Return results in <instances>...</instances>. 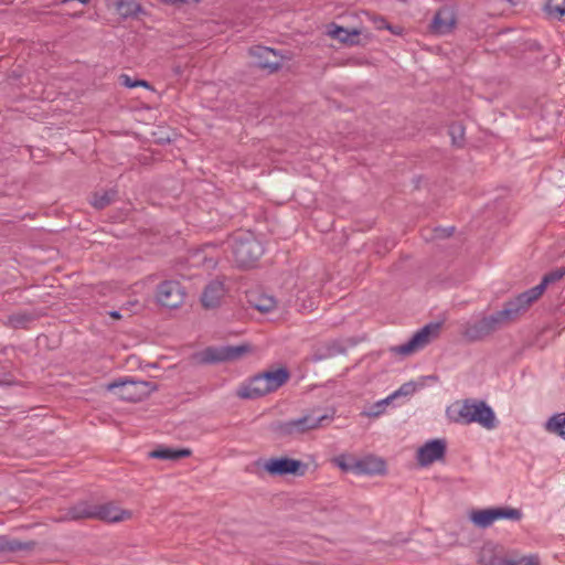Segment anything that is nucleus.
<instances>
[{
    "instance_id": "obj_7",
    "label": "nucleus",
    "mask_w": 565,
    "mask_h": 565,
    "mask_svg": "<svg viewBox=\"0 0 565 565\" xmlns=\"http://www.w3.org/2000/svg\"><path fill=\"white\" fill-rule=\"evenodd\" d=\"M256 466L263 468L268 475L277 476H303L307 471V465L298 459L288 457L269 458L266 460L256 461Z\"/></svg>"
},
{
    "instance_id": "obj_25",
    "label": "nucleus",
    "mask_w": 565,
    "mask_h": 565,
    "mask_svg": "<svg viewBox=\"0 0 565 565\" xmlns=\"http://www.w3.org/2000/svg\"><path fill=\"white\" fill-rule=\"evenodd\" d=\"M34 546V542H22L19 540H11L7 536H0V553H15L20 551H30Z\"/></svg>"
},
{
    "instance_id": "obj_36",
    "label": "nucleus",
    "mask_w": 565,
    "mask_h": 565,
    "mask_svg": "<svg viewBox=\"0 0 565 565\" xmlns=\"http://www.w3.org/2000/svg\"><path fill=\"white\" fill-rule=\"evenodd\" d=\"M135 83H136V87H139V86L146 87V88L150 87L149 83L146 81H142V79H136Z\"/></svg>"
},
{
    "instance_id": "obj_28",
    "label": "nucleus",
    "mask_w": 565,
    "mask_h": 565,
    "mask_svg": "<svg viewBox=\"0 0 565 565\" xmlns=\"http://www.w3.org/2000/svg\"><path fill=\"white\" fill-rule=\"evenodd\" d=\"M249 302L255 309L263 313L273 311L277 306L276 299L270 296H259L255 301L249 300Z\"/></svg>"
},
{
    "instance_id": "obj_17",
    "label": "nucleus",
    "mask_w": 565,
    "mask_h": 565,
    "mask_svg": "<svg viewBox=\"0 0 565 565\" xmlns=\"http://www.w3.org/2000/svg\"><path fill=\"white\" fill-rule=\"evenodd\" d=\"M507 558L502 546L488 542L481 547L478 562L480 565H505Z\"/></svg>"
},
{
    "instance_id": "obj_11",
    "label": "nucleus",
    "mask_w": 565,
    "mask_h": 565,
    "mask_svg": "<svg viewBox=\"0 0 565 565\" xmlns=\"http://www.w3.org/2000/svg\"><path fill=\"white\" fill-rule=\"evenodd\" d=\"M248 53L256 60V66L267 71L269 74L277 72L281 67L282 55L274 49L256 45L250 47Z\"/></svg>"
},
{
    "instance_id": "obj_21",
    "label": "nucleus",
    "mask_w": 565,
    "mask_h": 565,
    "mask_svg": "<svg viewBox=\"0 0 565 565\" xmlns=\"http://www.w3.org/2000/svg\"><path fill=\"white\" fill-rule=\"evenodd\" d=\"M265 379L268 387L271 392L277 391L281 387L290 377V373L286 367H278L275 370H268L260 373Z\"/></svg>"
},
{
    "instance_id": "obj_37",
    "label": "nucleus",
    "mask_w": 565,
    "mask_h": 565,
    "mask_svg": "<svg viewBox=\"0 0 565 565\" xmlns=\"http://www.w3.org/2000/svg\"><path fill=\"white\" fill-rule=\"evenodd\" d=\"M109 316H110V317H113V318H115V319H120V318H121L120 312H119V311H117V310H113V311H110V312H109Z\"/></svg>"
},
{
    "instance_id": "obj_39",
    "label": "nucleus",
    "mask_w": 565,
    "mask_h": 565,
    "mask_svg": "<svg viewBox=\"0 0 565 565\" xmlns=\"http://www.w3.org/2000/svg\"><path fill=\"white\" fill-rule=\"evenodd\" d=\"M190 0H175V3H185V2H189Z\"/></svg>"
},
{
    "instance_id": "obj_9",
    "label": "nucleus",
    "mask_w": 565,
    "mask_h": 565,
    "mask_svg": "<svg viewBox=\"0 0 565 565\" xmlns=\"http://www.w3.org/2000/svg\"><path fill=\"white\" fill-rule=\"evenodd\" d=\"M565 276V267L556 268L545 274L539 285L518 295L514 299L525 312L545 291L548 285L561 280Z\"/></svg>"
},
{
    "instance_id": "obj_15",
    "label": "nucleus",
    "mask_w": 565,
    "mask_h": 565,
    "mask_svg": "<svg viewBox=\"0 0 565 565\" xmlns=\"http://www.w3.org/2000/svg\"><path fill=\"white\" fill-rule=\"evenodd\" d=\"M269 393H273L271 390L268 387L263 375L258 373L243 383L237 388L236 395L243 399H256Z\"/></svg>"
},
{
    "instance_id": "obj_4",
    "label": "nucleus",
    "mask_w": 565,
    "mask_h": 565,
    "mask_svg": "<svg viewBox=\"0 0 565 565\" xmlns=\"http://www.w3.org/2000/svg\"><path fill=\"white\" fill-rule=\"evenodd\" d=\"M157 388L158 386L153 382L137 381L130 377L119 379L106 385V390L114 392L119 399L132 403L142 401Z\"/></svg>"
},
{
    "instance_id": "obj_1",
    "label": "nucleus",
    "mask_w": 565,
    "mask_h": 565,
    "mask_svg": "<svg viewBox=\"0 0 565 565\" xmlns=\"http://www.w3.org/2000/svg\"><path fill=\"white\" fill-rule=\"evenodd\" d=\"M524 311L515 299L504 303L503 308L490 316L470 320L462 324V335L470 342L481 341L494 331L519 318Z\"/></svg>"
},
{
    "instance_id": "obj_6",
    "label": "nucleus",
    "mask_w": 565,
    "mask_h": 565,
    "mask_svg": "<svg viewBox=\"0 0 565 565\" xmlns=\"http://www.w3.org/2000/svg\"><path fill=\"white\" fill-rule=\"evenodd\" d=\"M441 324V322H430L424 326L418 331H416L406 343L393 348V352L401 355H409L418 350L424 349L439 335Z\"/></svg>"
},
{
    "instance_id": "obj_14",
    "label": "nucleus",
    "mask_w": 565,
    "mask_h": 565,
    "mask_svg": "<svg viewBox=\"0 0 565 565\" xmlns=\"http://www.w3.org/2000/svg\"><path fill=\"white\" fill-rule=\"evenodd\" d=\"M446 454V441L444 439H433L424 444L417 450V462L422 467L431 465L435 461L441 460Z\"/></svg>"
},
{
    "instance_id": "obj_19",
    "label": "nucleus",
    "mask_w": 565,
    "mask_h": 565,
    "mask_svg": "<svg viewBox=\"0 0 565 565\" xmlns=\"http://www.w3.org/2000/svg\"><path fill=\"white\" fill-rule=\"evenodd\" d=\"M224 294L225 289L223 282L213 280L204 288L201 296V302L206 309L215 308L220 305Z\"/></svg>"
},
{
    "instance_id": "obj_16",
    "label": "nucleus",
    "mask_w": 565,
    "mask_h": 565,
    "mask_svg": "<svg viewBox=\"0 0 565 565\" xmlns=\"http://www.w3.org/2000/svg\"><path fill=\"white\" fill-rule=\"evenodd\" d=\"M131 518V512L122 510L114 503L94 504V519L116 523Z\"/></svg>"
},
{
    "instance_id": "obj_12",
    "label": "nucleus",
    "mask_w": 565,
    "mask_h": 565,
    "mask_svg": "<svg viewBox=\"0 0 565 565\" xmlns=\"http://www.w3.org/2000/svg\"><path fill=\"white\" fill-rule=\"evenodd\" d=\"M249 351L248 345L207 348L202 353V361L205 363H215L223 361H232L241 358Z\"/></svg>"
},
{
    "instance_id": "obj_8",
    "label": "nucleus",
    "mask_w": 565,
    "mask_h": 565,
    "mask_svg": "<svg viewBox=\"0 0 565 565\" xmlns=\"http://www.w3.org/2000/svg\"><path fill=\"white\" fill-rule=\"evenodd\" d=\"M521 518L522 512L519 509L509 507L476 510L470 513V520L475 525L481 529L489 527L497 520L508 519L519 521Z\"/></svg>"
},
{
    "instance_id": "obj_2",
    "label": "nucleus",
    "mask_w": 565,
    "mask_h": 565,
    "mask_svg": "<svg viewBox=\"0 0 565 565\" xmlns=\"http://www.w3.org/2000/svg\"><path fill=\"white\" fill-rule=\"evenodd\" d=\"M446 413L454 423H477L486 429L497 427V418L492 408L482 401L466 399L462 403L451 405L447 408Z\"/></svg>"
},
{
    "instance_id": "obj_26",
    "label": "nucleus",
    "mask_w": 565,
    "mask_h": 565,
    "mask_svg": "<svg viewBox=\"0 0 565 565\" xmlns=\"http://www.w3.org/2000/svg\"><path fill=\"white\" fill-rule=\"evenodd\" d=\"M416 391V386L414 383L408 382L404 383L398 390H396L394 393L388 395L386 398L376 403L377 407H381L383 405H388L393 399L399 397V396H409Z\"/></svg>"
},
{
    "instance_id": "obj_31",
    "label": "nucleus",
    "mask_w": 565,
    "mask_h": 565,
    "mask_svg": "<svg viewBox=\"0 0 565 565\" xmlns=\"http://www.w3.org/2000/svg\"><path fill=\"white\" fill-rule=\"evenodd\" d=\"M505 565H540V558L537 555H529L518 557L515 555H508Z\"/></svg>"
},
{
    "instance_id": "obj_33",
    "label": "nucleus",
    "mask_w": 565,
    "mask_h": 565,
    "mask_svg": "<svg viewBox=\"0 0 565 565\" xmlns=\"http://www.w3.org/2000/svg\"><path fill=\"white\" fill-rule=\"evenodd\" d=\"M119 79H120L121 85H124V86H126V87H128V88H134V87H136V83H135V81H132V79L130 78V76H129V75H127V74H121V75H120V77H119Z\"/></svg>"
},
{
    "instance_id": "obj_30",
    "label": "nucleus",
    "mask_w": 565,
    "mask_h": 565,
    "mask_svg": "<svg viewBox=\"0 0 565 565\" xmlns=\"http://www.w3.org/2000/svg\"><path fill=\"white\" fill-rule=\"evenodd\" d=\"M545 11L553 18H562L565 15V0H547Z\"/></svg>"
},
{
    "instance_id": "obj_10",
    "label": "nucleus",
    "mask_w": 565,
    "mask_h": 565,
    "mask_svg": "<svg viewBox=\"0 0 565 565\" xmlns=\"http://www.w3.org/2000/svg\"><path fill=\"white\" fill-rule=\"evenodd\" d=\"M156 297L162 307L174 309L183 303L185 291L179 281L167 280L159 284Z\"/></svg>"
},
{
    "instance_id": "obj_23",
    "label": "nucleus",
    "mask_w": 565,
    "mask_h": 565,
    "mask_svg": "<svg viewBox=\"0 0 565 565\" xmlns=\"http://www.w3.org/2000/svg\"><path fill=\"white\" fill-rule=\"evenodd\" d=\"M190 455V449H173L168 447H160L149 452L150 458L161 460H179L181 458L189 457Z\"/></svg>"
},
{
    "instance_id": "obj_24",
    "label": "nucleus",
    "mask_w": 565,
    "mask_h": 565,
    "mask_svg": "<svg viewBox=\"0 0 565 565\" xmlns=\"http://www.w3.org/2000/svg\"><path fill=\"white\" fill-rule=\"evenodd\" d=\"M328 35H330L332 39L339 40L342 43L355 44V38L360 35V31H358L356 29L349 31L348 29H344L332 23L328 28Z\"/></svg>"
},
{
    "instance_id": "obj_5",
    "label": "nucleus",
    "mask_w": 565,
    "mask_h": 565,
    "mask_svg": "<svg viewBox=\"0 0 565 565\" xmlns=\"http://www.w3.org/2000/svg\"><path fill=\"white\" fill-rule=\"evenodd\" d=\"M328 415L317 416L313 413L306 414L299 418L277 422L271 425V430L279 437H291L305 434L322 426L324 420H330Z\"/></svg>"
},
{
    "instance_id": "obj_32",
    "label": "nucleus",
    "mask_w": 565,
    "mask_h": 565,
    "mask_svg": "<svg viewBox=\"0 0 565 565\" xmlns=\"http://www.w3.org/2000/svg\"><path fill=\"white\" fill-rule=\"evenodd\" d=\"M355 459L349 458L344 455L334 458L335 465L343 471H353L356 473Z\"/></svg>"
},
{
    "instance_id": "obj_3",
    "label": "nucleus",
    "mask_w": 565,
    "mask_h": 565,
    "mask_svg": "<svg viewBox=\"0 0 565 565\" xmlns=\"http://www.w3.org/2000/svg\"><path fill=\"white\" fill-rule=\"evenodd\" d=\"M231 247L234 260L241 267L253 266L264 254L263 244L250 232L235 234Z\"/></svg>"
},
{
    "instance_id": "obj_29",
    "label": "nucleus",
    "mask_w": 565,
    "mask_h": 565,
    "mask_svg": "<svg viewBox=\"0 0 565 565\" xmlns=\"http://www.w3.org/2000/svg\"><path fill=\"white\" fill-rule=\"evenodd\" d=\"M545 429L561 437L562 430L565 429V414H555L546 423Z\"/></svg>"
},
{
    "instance_id": "obj_22",
    "label": "nucleus",
    "mask_w": 565,
    "mask_h": 565,
    "mask_svg": "<svg viewBox=\"0 0 565 565\" xmlns=\"http://www.w3.org/2000/svg\"><path fill=\"white\" fill-rule=\"evenodd\" d=\"M106 2L114 6L119 15L125 19L135 17L141 11V6L135 0H106Z\"/></svg>"
},
{
    "instance_id": "obj_18",
    "label": "nucleus",
    "mask_w": 565,
    "mask_h": 565,
    "mask_svg": "<svg viewBox=\"0 0 565 565\" xmlns=\"http://www.w3.org/2000/svg\"><path fill=\"white\" fill-rule=\"evenodd\" d=\"M85 519H94V504L86 501H82L68 508L63 514H61L56 519V521L68 522L81 521Z\"/></svg>"
},
{
    "instance_id": "obj_38",
    "label": "nucleus",
    "mask_w": 565,
    "mask_h": 565,
    "mask_svg": "<svg viewBox=\"0 0 565 565\" xmlns=\"http://www.w3.org/2000/svg\"><path fill=\"white\" fill-rule=\"evenodd\" d=\"M162 1L166 2V3L175 4V0H162Z\"/></svg>"
},
{
    "instance_id": "obj_34",
    "label": "nucleus",
    "mask_w": 565,
    "mask_h": 565,
    "mask_svg": "<svg viewBox=\"0 0 565 565\" xmlns=\"http://www.w3.org/2000/svg\"><path fill=\"white\" fill-rule=\"evenodd\" d=\"M455 131H457L459 138L462 139V137H463V128L460 125H458V126L454 125V126L450 127V134H451L454 139H455Z\"/></svg>"
},
{
    "instance_id": "obj_13",
    "label": "nucleus",
    "mask_w": 565,
    "mask_h": 565,
    "mask_svg": "<svg viewBox=\"0 0 565 565\" xmlns=\"http://www.w3.org/2000/svg\"><path fill=\"white\" fill-rule=\"evenodd\" d=\"M457 24V15L452 8L443 7L434 15L429 30L436 35H446L454 31Z\"/></svg>"
},
{
    "instance_id": "obj_20",
    "label": "nucleus",
    "mask_w": 565,
    "mask_h": 565,
    "mask_svg": "<svg viewBox=\"0 0 565 565\" xmlns=\"http://www.w3.org/2000/svg\"><path fill=\"white\" fill-rule=\"evenodd\" d=\"M356 475H382L385 472L386 463L383 459L367 456L355 461Z\"/></svg>"
},
{
    "instance_id": "obj_27",
    "label": "nucleus",
    "mask_w": 565,
    "mask_h": 565,
    "mask_svg": "<svg viewBox=\"0 0 565 565\" xmlns=\"http://www.w3.org/2000/svg\"><path fill=\"white\" fill-rule=\"evenodd\" d=\"M115 196L116 191L114 190L105 191L103 193H94L90 204L97 210H103L114 202Z\"/></svg>"
},
{
    "instance_id": "obj_35",
    "label": "nucleus",
    "mask_w": 565,
    "mask_h": 565,
    "mask_svg": "<svg viewBox=\"0 0 565 565\" xmlns=\"http://www.w3.org/2000/svg\"><path fill=\"white\" fill-rule=\"evenodd\" d=\"M385 406H386V405H383V406H381V407H377V406H376V404H375V405H374V407H373L374 409H373V412H372L370 415H371V416H379V415H381V414L384 412V407H385Z\"/></svg>"
}]
</instances>
